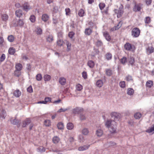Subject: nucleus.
<instances>
[{
    "mask_svg": "<svg viewBox=\"0 0 154 154\" xmlns=\"http://www.w3.org/2000/svg\"><path fill=\"white\" fill-rule=\"evenodd\" d=\"M112 119L107 120L105 123V125L111 133L116 132V124L115 121H118L121 117L120 114L116 112H113L111 114Z\"/></svg>",
    "mask_w": 154,
    "mask_h": 154,
    "instance_id": "nucleus-1",
    "label": "nucleus"
},
{
    "mask_svg": "<svg viewBox=\"0 0 154 154\" xmlns=\"http://www.w3.org/2000/svg\"><path fill=\"white\" fill-rule=\"evenodd\" d=\"M140 30L137 28H133L131 31V35L134 37H137L140 35Z\"/></svg>",
    "mask_w": 154,
    "mask_h": 154,
    "instance_id": "nucleus-2",
    "label": "nucleus"
},
{
    "mask_svg": "<svg viewBox=\"0 0 154 154\" xmlns=\"http://www.w3.org/2000/svg\"><path fill=\"white\" fill-rule=\"evenodd\" d=\"M114 11L115 13L117 14L118 18L121 17L123 13V9L121 8H119L118 9H115Z\"/></svg>",
    "mask_w": 154,
    "mask_h": 154,
    "instance_id": "nucleus-3",
    "label": "nucleus"
},
{
    "mask_svg": "<svg viewBox=\"0 0 154 154\" xmlns=\"http://www.w3.org/2000/svg\"><path fill=\"white\" fill-rule=\"evenodd\" d=\"M83 110L82 108H81L79 107H76L72 109V112L74 114H77L80 113L82 112Z\"/></svg>",
    "mask_w": 154,
    "mask_h": 154,
    "instance_id": "nucleus-4",
    "label": "nucleus"
},
{
    "mask_svg": "<svg viewBox=\"0 0 154 154\" xmlns=\"http://www.w3.org/2000/svg\"><path fill=\"white\" fill-rule=\"evenodd\" d=\"M125 49L128 51L132 50L133 46H132L129 43H127L125 44L124 46Z\"/></svg>",
    "mask_w": 154,
    "mask_h": 154,
    "instance_id": "nucleus-5",
    "label": "nucleus"
},
{
    "mask_svg": "<svg viewBox=\"0 0 154 154\" xmlns=\"http://www.w3.org/2000/svg\"><path fill=\"white\" fill-rule=\"evenodd\" d=\"M141 6L140 4H135L133 9L134 11L135 12L140 11L141 10Z\"/></svg>",
    "mask_w": 154,
    "mask_h": 154,
    "instance_id": "nucleus-6",
    "label": "nucleus"
},
{
    "mask_svg": "<svg viewBox=\"0 0 154 154\" xmlns=\"http://www.w3.org/2000/svg\"><path fill=\"white\" fill-rule=\"evenodd\" d=\"M31 9V7L29 6V4L26 2L23 5V10L26 11H27Z\"/></svg>",
    "mask_w": 154,
    "mask_h": 154,
    "instance_id": "nucleus-7",
    "label": "nucleus"
},
{
    "mask_svg": "<svg viewBox=\"0 0 154 154\" xmlns=\"http://www.w3.org/2000/svg\"><path fill=\"white\" fill-rule=\"evenodd\" d=\"M21 92L19 90H15L13 93L14 95L17 97H20L21 95Z\"/></svg>",
    "mask_w": 154,
    "mask_h": 154,
    "instance_id": "nucleus-8",
    "label": "nucleus"
},
{
    "mask_svg": "<svg viewBox=\"0 0 154 154\" xmlns=\"http://www.w3.org/2000/svg\"><path fill=\"white\" fill-rule=\"evenodd\" d=\"M15 14L17 17H20L23 15L22 11L20 9L17 10L15 12Z\"/></svg>",
    "mask_w": 154,
    "mask_h": 154,
    "instance_id": "nucleus-9",
    "label": "nucleus"
},
{
    "mask_svg": "<svg viewBox=\"0 0 154 154\" xmlns=\"http://www.w3.org/2000/svg\"><path fill=\"white\" fill-rule=\"evenodd\" d=\"M49 18L48 15L46 14H43L42 17V20L45 22L48 20Z\"/></svg>",
    "mask_w": 154,
    "mask_h": 154,
    "instance_id": "nucleus-10",
    "label": "nucleus"
},
{
    "mask_svg": "<svg viewBox=\"0 0 154 154\" xmlns=\"http://www.w3.org/2000/svg\"><path fill=\"white\" fill-rule=\"evenodd\" d=\"M59 82L62 85H64L66 82V79L64 77H61L59 79Z\"/></svg>",
    "mask_w": 154,
    "mask_h": 154,
    "instance_id": "nucleus-11",
    "label": "nucleus"
},
{
    "mask_svg": "<svg viewBox=\"0 0 154 154\" xmlns=\"http://www.w3.org/2000/svg\"><path fill=\"white\" fill-rule=\"evenodd\" d=\"M89 147V145H84L80 146L78 150L79 151H83L88 149Z\"/></svg>",
    "mask_w": 154,
    "mask_h": 154,
    "instance_id": "nucleus-12",
    "label": "nucleus"
},
{
    "mask_svg": "<svg viewBox=\"0 0 154 154\" xmlns=\"http://www.w3.org/2000/svg\"><path fill=\"white\" fill-rule=\"evenodd\" d=\"M31 122V121L29 119H27L24 121L23 123L22 127H25L26 125H28Z\"/></svg>",
    "mask_w": 154,
    "mask_h": 154,
    "instance_id": "nucleus-13",
    "label": "nucleus"
},
{
    "mask_svg": "<svg viewBox=\"0 0 154 154\" xmlns=\"http://www.w3.org/2000/svg\"><path fill=\"white\" fill-rule=\"evenodd\" d=\"M122 24V22H119L118 24H117V26H115L114 27L112 28V30H116L119 29L121 26Z\"/></svg>",
    "mask_w": 154,
    "mask_h": 154,
    "instance_id": "nucleus-14",
    "label": "nucleus"
},
{
    "mask_svg": "<svg viewBox=\"0 0 154 154\" xmlns=\"http://www.w3.org/2000/svg\"><path fill=\"white\" fill-rule=\"evenodd\" d=\"M64 43H65L67 46V51H69L70 50V49L71 48V44L70 42H69L68 41H66V42H64Z\"/></svg>",
    "mask_w": 154,
    "mask_h": 154,
    "instance_id": "nucleus-15",
    "label": "nucleus"
},
{
    "mask_svg": "<svg viewBox=\"0 0 154 154\" xmlns=\"http://www.w3.org/2000/svg\"><path fill=\"white\" fill-rule=\"evenodd\" d=\"M1 18L2 20L6 21L8 19V16L7 14H2L1 15Z\"/></svg>",
    "mask_w": 154,
    "mask_h": 154,
    "instance_id": "nucleus-16",
    "label": "nucleus"
},
{
    "mask_svg": "<svg viewBox=\"0 0 154 154\" xmlns=\"http://www.w3.org/2000/svg\"><path fill=\"white\" fill-rule=\"evenodd\" d=\"M88 66L90 68H92L94 66V63L93 61L92 60H89L87 63Z\"/></svg>",
    "mask_w": 154,
    "mask_h": 154,
    "instance_id": "nucleus-17",
    "label": "nucleus"
},
{
    "mask_svg": "<svg viewBox=\"0 0 154 154\" xmlns=\"http://www.w3.org/2000/svg\"><path fill=\"white\" fill-rule=\"evenodd\" d=\"M134 93V91L132 88H128L127 90V94L129 95H131L133 94Z\"/></svg>",
    "mask_w": 154,
    "mask_h": 154,
    "instance_id": "nucleus-18",
    "label": "nucleus"
},
{
    "mask_svg": "<svg viewBox=\"0 0 154 154\" xmlns=\"http://www.w3.org/2000/svg\"><path fill=\"white\" fill-rule=\"evenodd\" d=\"M146 51L148 54L152 53L154 51V49L152 47H148L146 49Z\"/></svg>",
    "mask_w": 154,
    "mask_h": 154,
    "instance_id": "nucleus-19",
    "label": "nucleus"
},
{
    "mask_svg": "<svg viewBox=\"0 0 154 154\" xmlns=\"http://www.w3.org/2000/svg\"><path fill=\"white\" fill-rule=\"evenodd\" d=\"M6 116V113L5 110L3 109L1 111V112L0 113V117L5 119Z\"/></svg>",
    "mask_w": 154,
    "mask_h": 154,
    "instance_id": "nucleus-20",
    "label": "nucleus"
},
{
    "mask_svg": "<svg viewBox=\"0 0 154 154\" xmlns=\"http://www.w3.org/2000/svg\"><path fill=\"white\" fill-rule=\"evenodd\" d=\"M103 83L102 80H98L96 83L97 86L98 87H101L103 85Z\"/></svg>",
    "mask_w": 154,
    "mask_h": 154,
    "instance_id": "nucleus-21",
    "label": "nucleus"
},
{
    "mask_svg": "<svg viewBox=\"0 0 154 154\" xmlns=\"http://www.w3.org/2000/svg\"><path fill=\"white\" fill-rule=\"evenodd\" d=\"M106 75L108 76H110L112 74V70L109 69H106Z\"/></svg>",
    "mask_w": 154,
    "mask_h": 154,
    "instance_id": "nucleus-22",
    "label": "nucleus"
},
{
    "mask_svg": "<svg viewBox=\"0 0 154 154\" xmlns=\"http://www.w3.org/2000/svg\"><path fill=\"white\" fill-rule=\"evenodd\" d=\"M103 35L106 39L108 41H110L111 40V37L109 34L107 32H104Z\"/></svg>",
    "mask_w": 154,
    "mask_h": 154,
    "instance_id": "nucleus-23",
    "label": "nucleus"
},
{
    "mask_svg": "<svg viewBox=\"0 0 154 154\" xmlns=\"http://www.w3.org/2000/svg\"><path fill=\"white\" fill-rule=\"evenodd\" d=\"M22 65L20 63H17L16 65L15 68L16 70L17 71L21 70L22 69Z\"/></svg>",
    "mask_w": 154,
    "mask_h": 154,
    "instance_id": "nucleus-24",
    "label": "nucleus"
},
{
    "mask_svg": "<svg viewBox=\"0 0 154 154\" xmlns=\"http://www.w3.org/2000/svg\"><path fill=\"white\" fill-rule=\"evenodd\" d=\"M146 132L149 133H154V125H153L151 127L149 128L146 130Z\"/></svg>",
    "mask_w": 154,
    "mask_h": 154,
    "instance_id": "nucleus-25",
    "label": "nucleus"
},
{
    "mask_svg": "<svg viewBox=\"0 0 154 154\" xmlns=\"http://www.w3.org/2000/svg\"><path fill=\"white\" fill-rule=\"evenodd\" d=\"M67 128L68 130H71L73 128V125L72 123H69L67 125Z\"/></svg>",
    "mask_w": 154,
    "mask_h": 154,
    "instance_id": "nucleus-26",
    "label": "nucleus"
},
{
    "mask_svg": "<svg viewBox=\"0 0 154 154\" xmlns=\"http://www.w3.org/2000/svg\"><path fill=\"white\" fill-rule=\"evenodd\" d=\"M10 121L11 124L14 125H17L19 123V120H17L16 118L14 119L11 118V119Z\"/></svg>",
    "mask_w": 154,
    "mask_h": 154,
    "instance_id": "nucleus-27",
    "label": "nucleus"
},
{
    "mask_svg": "<svg viewBox=\"0 0 154 154\" xmlns=\"http://www.w3.org/2000/svg\"><path fill=\"white\" fill-rule=\"evenodd\" d=\"M92 32L91 29L89 28H86L85 29V33L86 35H89L91 34Z\"/></svg>",
    "mask_w": 154,
    "mask_h": 154,
    "instance_id": "nucleus-28",
    "label": "nucleus"
},
{
    "mask_svg": "<svg viewBox=\"0 0 154 154\" xmlns=\"http://www.w3.org/2000/svg\"><path fill=\"white\" fill-rule=\"evenodd\" d=\"M44 80L45 81H49L51 79V77L50 75H44L43 77Z\"/></svg>",
    "mask_w": 154,
    "mask_h": 154,
    "instance_id": "nucleus-29",
    "label": "nucleus"
},
{
    "mask_svg": "<svg viewBox=\"0 0 154 154\" xmlns=\"http://www.w3.org/2000/svg\"><path fill=\"white\" fill-rule=\"evenodd\" d=\"M103 131L100 129H98L96 131V134L98 137H100L103 134Z\"/></svg>",
    "mask_w": 154,
    "mask_h": 154,
    "instance_id": "nucleus-30",
    "label": "nucleus"
},
{
    "mask_svg": "<svg viewBox=\"0 0 154 154\" xmlns=\"http://www.w3.org/2000/svg\"><path fill=\"white\" fill-rule=\"evenodd\" d=\"M24 23V22L22 20L20 19L18 21L17 26H18L20 27L23 26Z\"/></svg>",
    "mask_w": 154,
    "mask_h": 154,
    "instance_id": "nucleus-31",
    "label": "nucleus"
},
{
    "mask_svg": "<svg viewBox=\"0 0 154 154\" xmlns=\"http://www.w3.org/2000/svg\"><path fill=\"white\" fill-rule=\"evenodd\" d=\"M47 40L49 42H51L53 40V38L52 36L51 35H49L47 37Z\"/></svg>",
    "mask_w": 154,
    "mask_h": 154,
    "instance_id": "nucleus-32",
    "label": "nucleus"
},
{
    "mask_svg": "<svg viewBox=\"0 0 154 154\" xmlns=\"http://www.w3.org/2000/svg\"><path fill=\"white\" fill-rule=\"evenodd\" d=\"M59 137L57 136L54 137L53 138V142L54 143H58L59 141Z\"/></svg>",
    "mask_w": 154,
    "mask_h": 154,
    "instance_id": "nucleus-33",
    "label": "nucleus"
},
{
    "mask_svg": "<svg viewBox=\"0 0 154 154\" xmlns=\"http://www.w3.org/2000/svg\"><path fill=\"white\" fill-rule=\"evenodd\" d=\"M8 52L10 54H14L15 53V49L13 48H10L9 49Z\"/></svg>",
    "mask_w": 154,
    "mask_h": 154,
    "instance_id": "nucleus-34",
    "label": "nucleus"
},
{
    "mask_svg": "<svg viewBox=\"0 0 154 154\" xmlns=\"http://www.w3.org/2000/svg\"><path fill=\"white\" fill-rule=\"evenodd\" d=\"M89 131L88 129L87 128H85L82 130V133L84 135H87Z\"/></svg>",
    "mask_w": 154,
    "mask_h": 154,
    "instance_id": "nucleus-35",
    "label": "nucleus"
},
{
    "mask_svg": "<svg viewBox=\"0 0 154 154\" xmlns=\"http://www.w3.org/2000/svg\"><path fill=\"white\" fill-rule=\"evenodd\" d=\"M103 43L101 41L98 40L95 43L97 47H100L103 45Z\"/></svg>",
    "mask_w": 154,
    "mask_h": 154,
    "instance_id": "nucleus-36",
    "label": "nucleus"
},
{
    "mask_svg": "<svg viewBox=\"0 0 154 154\" xmlns=\"http://www.w3.org/2000/svg\"><path fill=\"white\" fill-rule=\"evenodd\" d=\"M153 85V82L151 81H148L146 83V86L147 87L150 88Z\"/></svg>",
    "mask_w": 154,
    "mask_h": 154,
    "instance_id": "nucleus-37",
    "label": "nucleus"
},
{
    "mask_svg": "<svg viewBox=\"0 0 154 154\" xmlns=\"http://www.w3.org/2000/svg\"><path fill=\"white\" fill-rule=\"evenodd\" d=\"M84 11L83 9H81L79 11L78 15L80 17H82L84 15Z\"/></svg>",
    "mask_w": 154,
    "mask_h": 154,
    "instance_id": "nucleus-38",
    "label": "nucleus"
},
{
    "mask_svg": "<svg viewBox=\"0 0 154 154\" xmlns=\"http://www.w3.org/2000/svg\"><path fill=\"white\" fill-rule=\"evenodd\" d=\"M112 54L109 53H107L106 55V58L107 60H109L111 59L112 58Z\"/></svg>",
    "mask_w": 154,
    "mask_h": 154,
    "instance_id": "nucleus-39",
    "label": "nucleus"
},
{
    "mask_svg": "<svg viewBox=\"0 0 154 154\" xmlns=\"http://www.w3.org/2000/svg\"><path fill=\"white\" fill-rule=\"evenodd\" d=\"M37 151L39 152H44L45 151V148L42 146L39 147L37 149Z\"/></svg>",
    "mask_w": 154,
    "mask_h": 154,
    "instance_id": "nucleus-40",
    "label": "nucleus"
},
{
    "mask_svg": "<svg viewBox=\"0 0 154 154\" xmlns=\"http://www.w3.org/2000/svg\"><path fill=\"white\" fill-rule=\"evenodd\" d=\"M141 116V114L139 112L136 113L134 115V118L136 119H139Z\"/></svg>",
    "mask_w": 154,
    "mask_h": 154,
    "instance_id": "nucleus-41",
    "label": "nucleus"
},
{
    "mask_svg": "<svg viewBox=\"0 0 154 154\" xmlns=\"http://www.w3.org/2000/svg\"><path fill=\"white\" fill-rule=\"evenodd\" d=\"M129 63L132 65L134 63V58L131 57H130L128 60Z\"/></svg>",
    "mask_w": 154,
    "mask_h": 154,
    "instance_id": "nucleus-42",
    "label": "nucleus"
},
{
    "mask_svg": "<svg viewBox=\"0 0 154 154\" xmlns=\"http://www.w3.org/2000/svg\"><path fill=\"white\" fill-rule=\"evenodd\" d=\"M36 79L38 81H41L42 79V76L41 74H38L36 76Z\"/></svg>",
    "mask_w": 154,
    "mask_h": 154,
    "instance_id": "nucleus-43",
    "label": "nucleus"
},
{
    "mask_svg": "<svg viewBox=\"0 0 154 154\" xmlns=\"http://www.w3.org/2000/svg\"><path fill=\"white\" fill-rule=\"evenodd\" d=\"M8 39L9 42H12L14 41V38L13 35H10L8 36Z\"/></svg>",
    "mask_w": 154,
    "mask_h": 154,
    "instance_id": "nucleus-44",
    "label": "nucleus"
},
{
    "mask_svg": "<svg viewBox=\"0 0 154 154\" xmlns=\"http://www.w3.org/2000/svg\"><path fill=\"white\" fill-rule=\"evenodd\" d=\"M44 125L46 126H49L51 125L50 121L48 120H45L44 122Z\"/></svg>",
    "mask_w": 154,
    "mask_h": 154,
    "instance_id": "nucleus-45",
    "label": "nucleus"
},
{
    "mask_svg": "<svg viewBox=\"0 0 154 154\" xmlns=\"http://www.w3.org/2000/svg\"><path fill=\"white\" fill-rule=\"evenodd\" d=\"M57 127L59 129L61 130L63 128V123L61 122L59 123L57 125Z\"/></svg>",
    "mask_w": 154,
    "mask_h": 154,
    "instance_id": "nucleus-46",
    "label": "nucleus"
},
{
    "mask_svg": "<svg viewBox=\"0 0 154 154\" xmlns=\"http://www.w3.org/2000/svg\"><path fill=\"white\" fill-rule=\"evenodd\" d=\"M76 88L78 91H80L82 89V86L79 84H78L76 86Z\"/></svg>",
    "mask_w": 154,
    "mask_h": 154,
    "instance_id": "nucleus-47",
    "label": "nucleus"
},
{
    "mask_svg": "<svg viewBox=\"0 0 154 154\" xmlns=\"http://www.w3.org/2000/svg\"><path fill=\"white\" fill-rule=\"evenodd\" d=\"M63 42L61 39H59L57 42V45L60 46H61L63 45Z\"/></svg>",
    "mask_w": 154,
    "mask_h": 154,
    "instance_id": "nucleus-48",
    "label": "nucleus"
},
{
    "mask_svg": "<svg viewBox=\"0 0 154 154\" xmlns=\"http://www.w3.org/2000/svg\"><path fill=\"white\" fill-rule=\"evenodd\" d=\"M29 19L32 22H34L35 19V16L33 15H31L29 18Z\"/></svg>",
    "mask_w": 154,
    "mask_h": 154,
    "instance_id": "nucleus-49",
    "label": "nucleus"
},
{
    "mask_svg": "<svg viewBox=\"0 0 154 154\" xmlns=\"http://www.w3.org/2000/svg\"><path fill=\"white\" fill-rule=\"evenodd\" d=\"M36 32L38 34L40 35L42 33V30L41 28L38 27L36 29Z\"/></svg>",
    "mask_w": 154,
    "mask_h": 154,
    "instance_id": "nucleus-50",
    "label": "nucleus"
},
{
    "mask_svg": "<svg viewBox=\"0 0 154 154\" xmlns=\"http://www.w3.org/2000/svg\"><path fill=\"white\" fill-rule=\"evenodd\" d=\"M119 85L122 88H125V82L122 81L120 82L119 83Z\"/></svg>",
    "mask_w": 154,
    "mask_h": 154,
    "instance_id": "nucleus-51",
    "label": "nucleus"
},
{
    "mask_svg": "<svg viewBox=\"0 0 154 154\" xmlns=\"http://www.w3.org/2000/svg\"><path fill=\"white\" fill-rule=\"evenodd\" d=\"M126 62L127 59L125 57H123L121 60V62L123 64H125Z\"/></svg>",
    "mask_w": 154,
    "mask_h": 154,
    "instance_id": "nucleus-52",
    "label": "nucleus"
},
{
    "mask_svg": "<svg viewBox=\"0 0 154 154\" xmlns=\"http://www.w3.org/2000/svg\"><path fill=\"white\" fill-rule=\"evenodd\" d=\"M145 22L146 23H149L150 22V19L149 17H146L145 19Z\"/></svg>",
    "mask_w": 154,
    "mask_h": 154,
    "instance_id": "nucleus-53",
    "label": "nucleus"
},
{
    "mask_svg": "<svg viewBox=\"0 0 154 154\" xmlns=\"http://www.w3.org/2000/svg\"><path fill=\"white\" fill-rule=\"evenodd\" d=\"M79 139L80 142H83L84 140V137L82 135H81L79 136Z\"/></svg>",
    "mask_w": 154,
    "mask_h": 154,
    "instance_id": "nucleus-54",
    "label": "nucleus"
},
{
    "mask_svg": "<svg viewBox=\"0 0 154 154\" xmlns=\"http://www.w3.org/2000/svg\"><path fill=\"white\" fill-rule=\"evenodd\" d=\"M105 4L104 3H100L99 5V6L100 9L102 10L105 7Z\"/></svg>",
    "mask_w": 154,
    "mask_h": 154,
    "instance_id": "nucleus-55",
    "label": "nucleus"
},
{
    "mask_svg": "<svg viewBox=\"0 0 154 154\" xmlns=\"http://www.w3.org/2000/svg\"><path fill=\"white\" fill-rule=\"evenodd\" d=\"M20 71L16 70L14 72V75L17 77H19L20 75Z\"/></svg>",
    "mask_w": 154,
    "mask_h": 154,
    "instance_id": "nucleus-56",
    "label": "nucleus"
},
{
    "mask_svg": "<svg viewBox=\"0 0 154 154\" xmlns=\"http://www.w3.org/2000/svg\"><path fill=\"white\" fill-rule=\"evenodd\" d=\"M68 110V109H67L61 108L57 112H64L67 110Z\"/></svg>",
    "mask_w": 154,
    "mask_h": 154,
    "instance_id": "nucleus-57",
    "label": "nucleus"
},
{
    "mask_svg": "<svg viewBox=\"0 0 154 154\" xmlns=\"http://www.w3.org/2000/svg\"><path fill=\"white\" fill-rule=\"evenodd\" d=\"M27 91L29 93H32V89L31 86H30L27 88Z\"/></svg>",
    "mask_w": 154,
    "mask_h": 154,
    "instance_id": "nucleus-58",
    "label": "nucleus"
},
{
    "mask_svg": "<svg viewBox=\"0 0 154 154\" xmlns=\"http://www.w3.org/2000/svg\"><path fill=\"white\" fill-rule=\"evenodd\" d=\"M82 77L84 79H86L87 78V74L85 72H83L82 73Z\"/></svg>",
    "mask_w": 154,
    "mask_h": 154,
    "instance_id": "nucleus-59",
    "label": "nucleus"
},
{
    "mask_svg": "<svg viewBox=\"0 0 154 154\" xmlns=\"http://www.w3.org/2000/svg\"><path fill=\"white\" fill-rule=\"evenodd\" d=\"M65 12L66 15H69L70 13V10L69 8H66L65 9Z\"/></svg>",
    "mask_w": 154,
    "mask_h": 154,
    "instance_id": "nucleus-60",
    "label": "nucleus"
},
{
    "mask_svg": "<svg viewBox=\"0 0 154 154\" xmlns=\"http://www.w3.org/2000/svg\"><path fill=\"white\" fill-rule=\"evenodd\" d=\"M74 35V33L73 32H69L68 34V36L70 38H72L73 36Z\"/></svg>",
    "mask_w": 154,
    "mask_h": 154,
    "instance_id": "nucleus-61",
    "label": "nucleus"
},
{
    "mask_svg": "<svg viewBox=\"0 0 154 154\" xmlns=\"http://www.w3.org/2000/svg\"><path fill=\"white\" fill-rule=\"evenodd\" d=\"M126 79L127 81H130L132 80V79L131 76L128 75L126 77Z\"/></svg>",
    "mask_w": 154,
    "mask_h": 154,
    "instance_id": "nucleus-62",
    "label": "nucleus"
},
{
    "mask_svg": "<svg viewBox=\"0 0 154 154\" xmlns=\"http://www.w3.org/2000/svg\"><path fill=\"white\" fill-rule=\"evenodd\" d=\"M51 98L49 97H47L45 98V102L46 103V104L47 103L49 102H51Z\"/></svg>",
    "mask_w": 154,
    "mask_h": 154,
    "instance_id": "nucleus-63",
    "label": "nucleus"
},
{
    "mask_svg": "<svg viewBox=\"0 0 154 154\" xmlns=\"http://www.w3.org/2000/svg\"><path fill=\"white\" fill-rule=\"evenodd\" d=\"M5 58V56L4 54H3L0 58V60L2 62L3 61Z\"/></svg>",
    "mask_w": 154,
    "mask_h": 154,
    "instance_id": "nucleus-64",
    "label": "nucleus"
}]
</instances>
